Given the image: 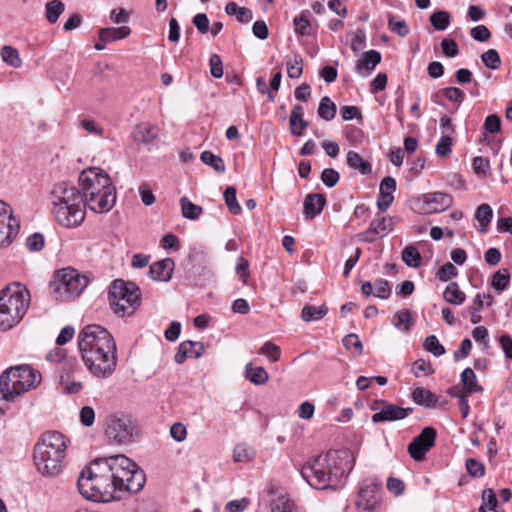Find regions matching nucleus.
Listing matches in <instances>:
<instances>
[{"label":"nucleus","mask_w":512,"mask_h":512,"mask_svg":"<svg viewBox=\"0 0 512 512\" xmlns=\"http://www.w3.org/2000/svg\"><path fill=\"white\" fill-rule=\"evenodd\" d=\"M354 464L350 450H330L310 458L302 466L301 475L313 488L337 489L343 485Z\"/></svg>","instance_id":"obj_1"},{"label":"nucleus","mask_w":512,"mask_h":512,"mask_svg":"<svg viewBox=\"0 0 512 512\" xmlns=\"http://www.w3.org/2000/svg\"><path fill=\"white\" fill-rule=\"evenodd\" d=\"M78 190L85 208L95 213H107L116 204V189L111 178L99 167H90L80 173Z\"/></svg>","instance_id":"obj_2"},{"label":"nucleus","mask_w":512,"mask_h":512,"mask_svg":"<svg viewBox=\"0 0 512 512\" xmlns=\"http://www.w3.org/2000/svg\"><path fill=\"white\" fill-rule=\"evenodd\" d=\"M113 475L107 457L92 460L78 478L80 494L95 502L120 499Z\"/></svg>","instance_id":"obj_3"},{"label":"nucleus","mask_w":512,"mask_h":512,"mask_svg":"<svg viewBox=\"0 0 512 512\" xmlns=\"http://www.w3.org/2000/svg\"><path fill=\"white\" fill-rule=\"evenodd\" d=\"M52 213L62 226L73 228L85 219V206L78 188L66 183L56 184L51 192Z\"/></svg>","instance_id":"obj_4"},{"label":"nucleus","mask_w":512,"mask_h":512,"mask_svg":"<svg viewBox=\"0 0 512 512\" xmlns=\"http://www.w3.org/2000/svg\"><path fill=\"white\" fill-rule=\"evenodd\" d=\"M68 439L60 432L48 431L41 435L34 446V463L44 476H56L63 467Z\"/></svg>","instance_id":"obj_5"},{"label":"nucleus","mask_w":512,"mask_h":512,"mask_svg":"<svg viewBox=\"0 0 512 512\" xmlns=\"http://www.w3.org/2000/svg\"><path fill=\"white\" fill-rule=\"evenodd\" d=\"M30 299L29 290L20 282L10 283L0 291V330H10L20 323Z\"/></svg>","instance_id":"obj_6"},{"label":"nucleus","mask_w":512,"mask_h":512,"mask_svg":"<svg viewBox=\"0 0 512 512\" xmlns=\"http://www.w3.org/2000/svg\"><path fill=\"white\" fill-rule=\"evenodd\" d=\"M120 498L125 492L137 493L145 484L146 477L139 466L125 455L107 457Z\"/></svg>","instance_id":"obj_7"},{"label":"nucleus","mask_w":512,"mask_h":512,"mask_svg":"<svg viewBox=\"0 0 512 512\" xmlns=\"http://www.w3.org/2000/svg\"><path fill=\"white\" fill-rule=\"evenodd\" d=\"M109 302L113 313L117 316H131L140 305V289L133 282L116 279L109 289Z\"/></svg>","instance_id":"obj_8"},{"label":"nucleus","mask_w":512,"mask_h":512,"mask_svg":"<svg viewBox=\"0 0 512 512\" xmlns=\"http://www.w3.org/2000/svg\"><path fill=\"white\" fill-rule=\"evenodd\" d=\"M89 279L78 270L67 267L58 270L50 283V290L60 301H70L77 298L87 287Z\"/></svg>","instance_id":"obj_9"},{"label":"nucleus","mask_w":512,"mask_h":512,"mask_svg":"<svg viewBox=\"0 0 512 512\" xmlns=\"http://www.w3.org/2000/svg\"><path fill=\"white\" fill-rule=\"evenodd\" d=\"M80 352L85 366L93 376L108 378L115 371L117 364L115 343L81 350Z\"/></svg>","instance_id":"obj_10"},{"label":"nucleus","mask_w":512,"mask_h":512,"mask_svg":"<svg viewBox=\"0 0 512 512\" xmlns=\"http://www.w3.org/2000/svg\"><path fill=\"white\" fill-rule=\"evenodd\" d=\"M0 383L7 385L16 398L35 389L41 383V374L29 365H18L5 370L0 376Z\"/></svg>","instance_id":"obj_11"},{"label":"nucleus","mask_w":512,"mask_h":512,"mask_svg":"<svg viewBox=\"0 0 512 512\" xmlns=\"http://www.w3.org/2000/svg\"><path fill=\"white\" fill-rule=\"evenodd\" d=\"M135 429L129 416L111 415L106 422L105 435L110 443L128 445L134 441Z\"/></svg>","instance_id":"obj_12"},{"label":"nucleus","mask_w":512,"mask_h":512,"mask_svg":"<svg viewBox=\"0 0 512 512\" xmlns=\"http://www.w3.org/2000/svg\"><path fill=\"white\" fill-rule=\"evenodd\" d=\"M453 204V197L448 193L432 192L421 194L410 200V206L418 214L440 213Z\"/></svg>","instance_id":"obj_13"},{"label":"nucleus","mask_w":512,"mask_h":512,"mask_svg":"<svg viewBox=\"0 0 512 512\" xmlns=\"http://www.w3.org/2000/svg\"><path fill=\"white\" fill-rule=\"evenodd\" d=\"M115 343L112 334L98 324L86 325L78 335L79 350Z\"/></svg>","instance_id":"obj_14"},{"label":"nucleus","mask_w":512,"mask_h":512,"mask_svg":"<svg viewBox=\"0 0 512 512\" xmlns=\"http://www.w3.org/2000/svg\"><path fill=\"white\" fill-rule=\"evenodd\" d=\"M380 488L381 483L371 479H366L360 484L355 501L358 512H375L379 508Z\"/></svg>","instance_id":"obj_15"},{"label":"nucleus","mask_w":512,"mask_h":512,"mask_svg":"<svg viewBox=\"0 0 512 512\" xmlns=\"http://www.w3.org/2000/svg\"><path fill=\"white\" fill-rule=\"evenodd\" d=\"M372 410L376 411L371 418L373 423L403 420L413 412L411 407L403 408L386 400L376 401L372 406Z\"/></svg>","instance_id":"obj_16"},{"label":"nucleus","mask_w":512,"mask_h":512,"mask_svg":"<svg viewBox=\"0 0 512 512\" xmlns=\"http://www.w3.org/2000/svg\"><path fill=\"white\" fill-rule=\"evenodd\" d=\"M436 430L432 427H425L408 445L409 455L416 461L424 459L426 453L434 446Z\"/></svg>","instance_id":"obj_17"},{"label":"nucleus","mask_w":512,"mask_h":512,"mask_svg":"<svg viewBox=\"0 0 512 512\" xmlns=\"http://www.w3.org/2000/svg\"><path fill=\"white\" fill-rule=\"evenodd\" d=\"M393 225V218L377 216L370 222L368 229L359 234V239L372 243L378 238L388 235L393 230Z\"/></svg>","instance_id":"obj_18"},{"label":"nucleus","mask_w":512,"mask_h":512,"mask_svg":"<svg viewBox=\"0 0 512 512\" xmlns=\"http://www.w3.org/2000/svg\"><path fill=\"white\" fill-rule=\"evenodd\" d=\"M396 180L387 176L382 179L379 185V193L377 197V207L384 212L392 205L394 201L393 193L396 191Z\"/></svg>","instance_id":"obj_19"},{"label":"nucleus","mask_w":512,"mask_h":512,"mask_svg":"<svg viewBox=\"0 0 512 512\" xmlns=\"http://www.w3.org/2000/svg\"><path fill=\"white\" fill-rule=\"evenodd\" d=\"M19 221L13 217L12 211L0 219V247L8 246L19 232Z\"/></svg>","instance_id":"obj_20"},{"label":"nucleus","mask_w":512,"mask_h":512,"mask_svg":"<svg viewBox=\"0 0 512 512\" xmlns=\"http://www.w3.org/2000/svg\"><path fill=\"white\" fill-rule=\"evenodd\" d=\"M381 59L382 57L380 52L371 49L365 52L362 57L357 60L355 72L362 77H368L381 62Z\"/></svg>","instance_id":"obj_21"},{"label":"nucleus","mask_w":512,"mask_h":512,"mask_svg":"<svg viewBox=\"0 0 512 512\" xmlns=\"http://www.w3.org/2000/svg\"><path fill=\"white\" fill-rule=\"evenodd\" d=\"M175 263L171 258H165L153 263L149 268V276L154 281L168 282L174 271Z\"/></svg>","instance_id":"obj_22"},{"label":"nucleus","mask_w":512,"mask_h":512,"mask_svg":"<svg viewBox=\"0 0 512 512\" xmlns=\"http://www.w3.org/2000/svg\"><path fill=\"white\" fill-rule=\"evenodd\" d=\"M325 205L326 198L323 194L310 193L306 195L303 203L305 217L313 219L322 212Z\"/></svg>","instance_id":"obj_23"},{"label":"nucleus","mask_w":512,"mask_h":512,"mask_svg":"<svg viewBox=\"0 0 512 512\" xmlns=\"http://www.w3.org/2000/svg\"><path fill=\"white\" fill-rule=\"evenodd\" d=\"M158 138V129L155 125L142 123L134 130V140L144 145L153 143Z\"/></svg>","instance_id":"obj_24"},{"label":"nucleus","mask_w":512,"mask_h":512,"mask_svg":"<svg viewBox=\"0 0 512 512\" xmlns=\"http://www.w3.org/2000/svg\"><path fill=\"white\" fill-rule=\"evenodd\" d=\"M131 34V29L128 26L121 27H105L99 30V38L104 42H114L117 40L125 39Z\"/></svg>","instance_id":"obj_25"},{"label":"nucleus","mask_w":512,"mask_h":512,"mask_svg":"<svg viewBox=\"0 0 512 512\" xmlns=\"http://www.w3.org/2000/svg\"><path fill=\"white\" fill-rule=\"evenodd\" d=\"M347 165L362 175H368L372 172L371 164L365 160L358 152L350 150L346 155Z\"/></svg>","instance_id":"obj_26"},{"label":"nucleus","mask_w":512,"mask_h":512,"mask_svg":"<svg viewBox=\"0 0 512 512\" xmlns=\"http://www.w3.org/2000/svg\"><path fill=\"white\" fill-rule=\"evenodd\" d=\"M256 449L247 443H238L233 449V461L236 463H250L256 457Z\"/></svg>","instance_id":"obj_27"},{"label":"nucleus","mask_w":512,"mask_h":512,"mask_svg":"<svg viewBox=\"0 0 512 512\" xmlns=\"http://www.w3.org/2000/svg\"><path fill=\"white\" fill-rule=\"evenodd\" d=\"M412 399L416 404L426 408H434L438 402V397L434 393L422 387L413 390Z\"/></svg>","instance_id":"obj_28"},{"label":"nucleus","mask_w":512,"mask_h":512,"mask_svg":"<svg viewBox=\"0 0 512 512\" xmlns=\"http://www.w3.org/2000/svg\"><path fill=\"white\" fill-rule=\"evenodd\" d=\"M443 297L448 303L453 305H461L466 299L465 293L459 289L456 282H451L447 285Z\"/></svg>","instance_id":"obj_29"},{"label":"nucleus","mask_w":512,"mask_h":512,"mask_svg":"<svg viewBox=\"0 0 512 512\" xmlns=\"http://www.w3.org/2000/svg\"><path fill=\"white\" fill-rule=\"evenodd\" d=\"M0 56L3 62L13 68H20L23 64L18 50L10 45L1 48Z\"/></svg>","instance_id":"obj_30"},{"label":"nucleus","mask_w":512,"mask_h":512,"mask_svg":"<svg viewBox=\"0 0 512 512\" xmlns=\"http://www.w3.org/2000/svg\"><path fill=\"white\" fill-rule=\"evenodd\" d=\"M245 374L249 381L255 385H263L269 379L268 373L263 367H253L251 363L245 366Z\"/></svg>","instance_id":"obj_31"},{"label":"nucleus","mask_w":512,"mask_h":512,"mask_svg":"<svg viewBox=\"0 0 512 512\" xmlns=\"http://www.w3.org/2000/svg\"><path fill=\"white\" fill-rule=\"evenodd\" d=\"M413 319L409 310L404 309L397 311L392 317V324L402 332H409L412 326Z\"/></svg>","instance_id":"obj_32"},{"label":"nucleus","mask_w":512,"mask_h":512,"mask_svg":"<svg viewBox=\"0 0 512 512\" xmlns=\"http://www.w3.org/2000/svg\"><path fill=\"white\" fill-rule=\"evenodd\" d=\"M461 382L464 390L469 393H478L482 391V387L477 383L476 374L471 368H466L461 374Z\"/></svg>","instance_id":"obj_33"},{"label":"nucleus","mask_w":512,"mask_h":512,"mask_svg":"<svg viewBox=\"0 0 512 512\" xmlns=\"http://www.w3.org/2000/svg\"><path fill=\"white\" fill-rule=\"evenodd\" d=\"M45 16L50 24H54L65 10V5L60 0H52L46 3Z\"/></svg>","instance_id":"obj_34"},{"label":"nucleus","mask_w":512,"mask_h":512,"mask_svg":"<svg viewBox=\"0 0 512 512\" xmlns=\"http://www.w3.org/2000/svg\"><path fill=\"white\" fill-rule=\"evenodd\" d=\"M180 205L182 216L187 219H198L203 212L201 206L192 203L187 197L180 198Z\"/></svg>","instance_id":"obj_35"},{"label":"nucleus","mask_w":512,"mask_h":512,"mask_svg":"<svg viewBox=\"0 0 512 512\" xmlns=\"http://www.w3.org/2000/svg\"><path fill=\"white\" fill-rule=\"evenodd\" d=\"M327 312H328V308L325 305H321V306L306 305L302 309L301 317L306 322L313 321V320H320L327 314Z\"/></svg>","instance_id":"obj_36"},{"label":"nucleus","mask_w":512,"mask_h":512,"mask_svg":"<svg viewBox=\"0 0 512 512\" xmlns=\"http://www.w3.org/2000/svg\"><path fill=\"white\" fill-rule=\"evenodd\" d=\"M403 262L412 268H418L421 265V254L413 245L406 246L402 251Z\"/></svg>","instance_id":"obj_37"},{"label":"nucleus","mask_w":512,"mask_h":512,"mask_svg":"<svg viewBox=\"0 0 512 512\" xmlns=\"http://www.w3.org/2000/svg\"><path fill=\"white\" fill-rule=\"evenodd\" d=\"M317 112L323 120L331 121L336 115V105L328 96H325L320 100Z\"/></svg>","instance_id":"obj_38"},{"label":"nucleus","mask_w":512,"mask_h":512,"mask_svg":"<svg viewBox=\"0 0 512 512\" xmlns=\"http://www.w3.org/2000/svg\"><path fill=\"white\" fill-rule=\"evenodd\" d=\"M200 159L204 164L212 167L217 173L221 174L225 172L223 159L211 151H203L200 155Z\"/></svg>","instance_id":"obj_39"},{"label":"nucleus","mask_w":512,"mask_h":512,"mask_svg":"<svg viewBox=\"0 0 512 512\" xmlns=\"http://www.w3.org/2000/svg\"><path fill=\"white\" fill-rule=\"evenodd\" d=\"M492 216H493V211H492V208L490 207V205H488V204H481L477 208L476 213H475V219L481 225V228L479 229V231L481 233H485L486 232V227L491 222Z\"/></svg>","instance_id":"obj_40"},{"label":"nucleus","mask_w":512,"mask_h":512,"mask_svg":"<svg viewBox=\"0 0 512 512\" xmlns=\"http://www.w3.org/2000/svg\"><path fill=\"white\" fill-rule=\"evenodd\" d=\"M431 25L439 31L447 29L450 24V14L446 11H436L430 16Z\"/></svg>","instance_id":"obj_41"},{"label":"nucleus","mask_w":512,"mask_h":512,"mask_svg":"<svg viewBox=\"0 0 512 512\" xmlns=\"http://www.w3.org/2000/svg\"><path fill=\"white\" fill-rule=\"evenodd\" d=\"M223 196L228 210L234 215L239 214L241 212V206L239 205L236 198V189L232 186L227 187L223 193Z\"/></svg>","instance_id":"obj_42"},{"label":"nucleus","mask_w":512,"mask_h":512,"mask_svg":"<svg viewBox=\"0 0 512 512\" xmlns=\"http://www.w3.org/2000/svg\"><path fill=\"white\" fill-rule=\"evenodd\" d=\"M510 282V274L507 269H502L494 273L491 285L497 291L505 290Z\"/></svg>","instance_id":"obj_43"},{"label":"nucleus","mask_w":512,"mask_h":512,"mask_svg":"<svg viewBox=\"0 0 512 512\" xmlns=\"http://www.w3.org/2000/svg\"><path fill=\"white\" fill-rule=\"evenodd\" d=\"M423 347L426 351L430 352L436 357H439L445 353L444 346L439 342L435 335H430L425 338Z\"/></svg>","instance_id":"obj_44"},{"label":"nucleus","mask_w":512,"mask_h":512,"mask_svg":"<svg viewBox=\"0 0 512 512\" xmlns=\"http://www.w3.org/2000/svg\"><path fill=\"white\" fill-rule=\"evenodd\" d=\"M293 23H294V31L297 35H299V36L310 35L311 24H310L308 17L304 13H301L300 15L295 16Z\"/></svg>","instance_id":"obj_45"},{"label":"nucleus","mask_w":512,"mask_h":512,"mask_svg":"<svg viewBox=\"0 0 512 512\" xmlns=\"http://www.w3.org/2000/svg\"><path fill=\"white\" fill-rule=\"evenodd\" d=\"M388 27L389 29L399 35L406 37L409 34V28L405 20H395L394 15L388 14Z\"/></svg>","instance_id":"obj_46"},{"label":"nucleus","mask_w":512,"mask_h":512,"mask_svg":"<svg viewBox=\"0 0 512 512\" xmlns=\"http://www.w3.org/2000/svg\"><path fill=\"white\" fill-rule=\"evenodd\" d=\"M374 296L380 299H388L391 296L392 289L389 282L385 279H376L374 284Z\"/></svg>","instance_id":"obj_47"},{"label":"nucleus","mask_w":512,"mask_h":512,"mask_svg":"<svg viewBox=\"0 0 512 512\" xmlns=\"http://www.w3.org/2000/svg\"><path fill=\"white\" fill-rule=\"evenodd\" d=\"M481 60L487 68L492 70L498 69L501 64L500 56L495 49H489L482 53Z\"/></svg>","instance_id":"obj_48"},{"label":"nucleus","mask_w":512,"mask_h":512,"mask_svg":"<svg viewBox=\"0 0 512 512\" xmlns=\"http://www.w3.org/2000/svg\"><path fill=\"white\" fill-rule=\"evenodd\" d=\"M259 353L269 358L272 362H277L281 356V349L274 343L267 341L261 346Z\"/></svg>","instance_id":"obj_49"},{"label":"nucleus","mask_w":512,"mask_h":512,"mask_svg":"<svg viewBox=\"0 0 512 512\" xmlns=\"http://www.w3.org/2000/svg\"><path fill=\"white\" fill-rule=\"evenodd\" d=\"M303 72V59L295 55L292 62L287 63V75L291 79H298Z\"/></svg>","instance_id":"obj_50"},{"label":"nucleus","mask_w":512,"mask_h":512,"mask_svg":"<svg viewBox=\"0 0 512 512\" xmlns=\"http://www.w3.org/2000/svg\"><path fill=\"white\" fill-rule=\"evenodd\" d=\"M303 110H304V108L301 105H295L292 108L290 119H289V124H290V128H291V133L294 136L302 135L301 130H298V128H297V122L303 118Z\"/></svg>","instance_id":"obj_51"},{"label":"nucleus","mask_w":512,"mask_h":512,"mask_svg":"<svg viewBox=\"0 0 512 512\" xmlns=\"http://www.w3.org/2000/svg\"><path fill=\"white\" fill-rule=\"evenodd\" d=\"M342 342L346 349L356 353L357 355L362 354L363 346L356 334H349L345 336Z\"/></svg>","instance_id":"obj_52"},{"label":"nucleus","mask_w":512,"mask_h":512,"mask_svg":"<svg viewBox=\"0 0 512 512\" xmlns=\"http://www.w3.org/2000/svg\"><path fill=\"white\" fill-rule=\"evenodd\" d=\"M436 154L442 157H446L452 152V137L450 135H443L440 137L436 145Z\"/></svg>","instance_id":"obj_53"},{"label":"nucleus","mask_w":512,"mask_h":512,"mask_svg":"<svg viewBox=\"0 0 512 512\" xmlns=\"http://www.w3.org/2000/svg\"><path fill=\"white\" fill-rule=\"evenodd\" d=\"M458 274L457 268L450 262L443 264L438 272L437 277L440 281L446 282Z\"/></svg>","instance_id":"obj_54"},{"label":"nucleus","mask_w":512,"mask_h":512,"mask_svg":"<svg viewBox=\"0 0 512 512\" xmlns=\"http://www.w3.org/2000/svg\"><path fill=\"white\" fill-rule=\"evenodd\" d=\"M340 179L339 173L333 168H326L321 173V180L329 188L334 187Z\"/></svg>","instance_id":"obj_55"},{"label":"nucleus","mask_w":512,"mask_h":512,"mask_svg":"<svg viewBox=\"0 0 512 512\" xmlns=\"http://www.w3.org/2000/svg\"><path fill=\"white\" fill-rule=\"evenodd\" d=\"M210 73L214 78L223 76V63L218 54H212L209 58Z\"/></svg>","instance_id":"obj_56"},{"label":"nucleus","mask_w":512,"mask_h":512,"mask_svg":"<svg viewBox=\"0 0 512 512\" xmlns=\"http://www.w3.org/2000/svg\"><path fill=\"white\" fill-rule=\"evenodd\" d=\"M484 129L486 132L494 134L501 129V119L496 114L488 115L484 121Z\"/></svg>","instance_id":"obj_57"},{"label":"nucleus","mask_w":512,"mask_h":512,"mask_svg":"<svg viewBox=\"0 0 512 512\" xmlns=\"http://www.w3.org/2000/svg\"><path fill=\"white\" fill-rule=\"evenodd\" d=\"M366 46V33L363 29H358L351 42V49L355 55Z\"/></svg>","instance_id":"obj_58"},{"label":"nucleus","mask_w":512,"mask_h":512,"mask_svg":"<svg viewBox=\"0 0 512 512\" xmlns=\"http://www.w3.org/2000/svg\"><path fill=\"white\" fill-rule=\"evenodd\" d=\"M471 37L479 42H486L491 37L489 29L485 25H478L470 30Z\"/></svg>","instance_id":"obj_59"},{"label":"nucleus","mask_w":512,"mask_h":512,"mask_svg":"<svg viewBox=\"0 0 512 512\" xmlns=\"http://www.w3.org/2000/svg\"><path fill=\"white\" fill-rule=\"evenodd\" d=\"M466 469L473 477H482L485 473L484 465L475 459H468L466 461Z\"/></svg>","instance_id":"obj_60"},{"label":"nucleus","mask_w":512,"mask_h":512,"mask_svg":"<svg viewBox=\"0 0 512 512\" xmlns=\"http://www.w3.org/2000/svg\"><path fill=\"white\" fill-rule=\"evenodd\" d=\"M80 422L85 427H91L95 421V411L90 406H84L80 410Z\"/></svg>","instance_id":"obj_61"},{"label":"nucleus","mask_w":512,"mask_h":512,"mask_svg":"<svg viewBox=\"0 0 512 512\" xmlns=\"http://www.w3.org/2000/svg\"><path fill=\"white\" fill-rule=\"evenodd\" d=\"M250 504V500L246 497H243L239 500H232L226 503L225 509L228 512H242L244 511Z\"/></svg>","instance_id":"obj_62"},{"label":"nucleus","mask_w":512,"mask_h":512,"mask_svg":"<svg viewBox=\"0 0 512 512\" xmlns=\"http://www.w3.org/2000/svg\"><path fill=\"white\" fill-rule=\"evenodd\" d=\"M170 435L175 441L182 442L186 439L187 429L184 424L176 422L170 428Z\"/></svg>","instance_id":"obj_63"},{"label":"nucleus","mask_w":512,"mask_h":512,"mask_svg":"<svg viewBox=\"0 0 512 512\" xmlns=\"http://www.w3.org/2000/svg\"><path fill=\"white\" fill-rule=\"evenodd\" d=\"M192 23L201 34H205L209 30V19L204 13L196 14L192 19Z\"/></svg>","instance_id":"obj_64"}]
</instances>
